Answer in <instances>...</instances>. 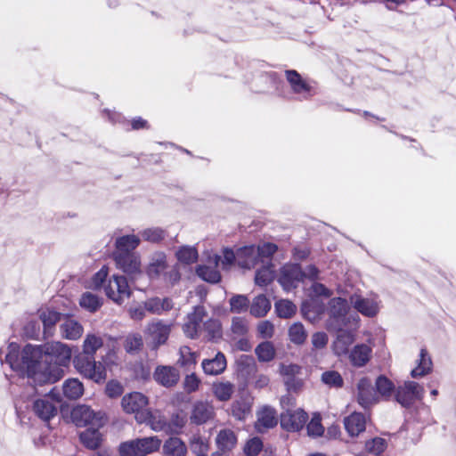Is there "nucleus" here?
<instances>
[{
  "label": "nucleus",
  "instance_id": "f257e3e1",
  "mask_svg": "<svg viewBox=\"0 0 456 456\" xmlns=\"http://www.w3.org/2000/svg\"><path fill=\"white\" fill-rule=\"evenodd\" d=\"M72 355L71 348L60 341L44 345H27L21 352L17 343L12 342L0 349V362L26 376L34 385L55 383L62 378V367L68 366Z\"/></svg>",
  "mask_w": 456,
  "mask_h": 456
},
{
  "label": "nucleus",
  "instance_id": "f03ea898",
  "mask_svg": "<svg viewBox=\"0 0 456 456\" xmlns=\"http://www.w3.org/2000/svg\"><path fill=\"white\" fill-rule=\"evenodd\" d=\"M73 364L84 378L96 383L104 382L107 378L105 366L101 362H96L93 355L79 354L75 356Z\"/></svg>",
  "mask_w": 456,
  "mask_h": 456
},
{
  "label": "nucleus",
  "instance_id": "7ed1b4c3",
  "mask_svg": "<svg viewBox=\"0 0 456 456\" xmlns=\"http://www.w3.org/2000/svg\"><path fill=\"white\" fill-rule=\"evenodd\" d=\"M161 441L155 436L135 439L119 445L120 456H144L157 451Z\"/></svg>",
  "mask_w": 456,
  "mask_h": 456
},
{
  "label": "nucleus",
  "instance_id": "20e7f679",
  "mask_svg": "<svg viewBox=\"0 0 456 456\" xmlns=\"http://www.w3.org/2000/svg\"><path fill=\"white\" fill-rule=\"evenodd\" d=\"M71 419L77 427H97L105 425L107 419L102 411H94L87 405H77L71 411Z\"/></svg>",
  "mask_w": 456,
  "mask_h": 456
},
{
  "label": "nucleus",
  "instance_id": "39448f33",
  "mask_svg": "<svg viewBox=\"0 0 456 456\" xmlns=\"http://www.w3.org/2000/svg\"><path fill=\"white\" fill-rule=\"evenodd\" d=\"M122 407L127 413H134L137 422H145L151 417L146 409L148 398L139 392L126 395L122 399Z\"/></svg>",
  "mask_w": 456,
  "mask_h": 456
},
{
  "label": "nucleus",
  "instance_id": "423d86ee",
  "mask_svg": "<svg viewBox=\"0 0 456 456\" xmlns=\"http://www.w3.org/2000/svg\"><path fill=\"white\" fill-rule=\"evenodd\" d=\"M424 388L415 381H405L395 390V400L403 407H410L417 400H421L424 395Z\"/></svg>",
  "mask_w": 456,
  "mask_h": 456
},
{
  "label": "nucleus",
  "instance_id": "0eeeda50",
  "mask_svg": "<svg viewBox=\"0 0 456 456\" xmlns=\"http://www.w3.org/2000/svg\"><path fill=\"white\" fill-rule=\"evenodd\" d=\"M349 301L354 308L363 316L374 317L380 310L381 302L377 295L363 297L355 293L350 296Z\"/></svg>",
  "mask_w": 456,
  "mask_h": 456
},
{
  "label": "nucleus",
  "instance_id": "6e6552de",
  "mask_svg": "<svg viewBox=\"0 0 456 456\" xmlns=\"http://www.w3.org/2000/svg\"><path fill=\"white\" fill-rule=\"evenodd\" d=\"M113 257L117 267L123 271L132 281L135 282L143 276L141 261L137 255H115Z\"/></svg>",
  "mask_w": 456,
  "mask_h": 456
},
{
  "label": "nucleus",
  "instance_id": "1a4fd4ad",
  "mask_svg": "<svg viewBox=\"0 0 456 456\" xmlns=\"http://www.w3.org/2000/svg\"><path fill=\"white\" fill-rule=\"evenodd\" d=\"M60 402L59 396L55 398L51 392L50 395L34 402L33 411L42 420L48 421L57 414Z\"/></svg>",
  "mask_w": 456,
  "mask_h": 456
},
{
  "label": "nucleus",
  "instance_id": "9d476101",
  "mask_svg": "<svg viewBox=\"0 0 456 456\" xmlns=\"http://www.w3.org/2000/svg\"><path fill=\"white\" fill-rule=\"evenodd\" d=\"M356 387L357 402L362 408H370L379 402V395L368 378H362Z\"/></svg>",
  "mask_w": 456,
  "mask_h": 456
},
{
  "label": "nucleus",
  "instance_id": "9b49d317",
  "mask_svg": "<svg viewBox=\"0 0 456 456\" xmlns=\"http://www.w3.org/2000/svg\"><path fill=\"white\" fill-rule=\"evenodd\" d=\"M373 346L372 339H369L368 343L355 345L348 354L351 364L356 368L365 366L371 359Z\"/></svg>",
  "mask_w": 456,
  "mask_h": 456
},
{
  "label": "nucleus",
  "instance_id": "f8f14e48",
  "mask_svg": "<svg viewBox=\"0 0 456 456\" xmlns=\"http://www.w3.org/2000/svg\"><path fill=\"white\" fill-rule=\"evenodd\" d=\"M303 279V271L297 264L285 265L281 269L279 282L282 288L289 291L296 288L298 282Z\"/></svg>",
  "mask_w": 456,
  "mask_h": 456
},
{
  "label": "nucleus",
  "instance_id": "ddd939ff",
  "mask_svg": "<svg viewBox=\"0 0 456 456\" xmlns=\"http://www.w3.org/2000/svg\"><path fill=\"white\" fill-rule=\"evenodd\" d=\"M215 407L208 401H196L191 408L190 419L196 425H202L214 419Z\"/></svg>",
  "mask_w": 456,
  "mask_h": 456
},
{
  "label": "nucleus",
  "instance_id": "4468645a",
  "mask_svg": "<svg viewBox=\"0 0 456 456\" xmlns=\"http://www.w3.org/2000/svg\"><path fill=\"white\" fill-rule=\"evenodd\" d=\"M307 418V413L301 409L288 410L281 413V425L289 432L299 431L305 424Z\"/></svg>",
  "mask_w": 456,
  "mask_h": 456
},
{
  "label": "nucleus",
  "instance_id": "2eb2a0df",
  "mask_svg": "<svg viewBox=\"0 0 456 456\" xmlns=\"http://www.w3.org/2000/svg\"><path fill=\"white\" fill-rule=\"evenodd\" d=\"M221 256L213 255L208 259V264L200 265L196 269L197 275L203 281L209 283H218L221 281V274L217 270V265Z\"/></svg>",
  "mask_w": 456,
  "mask_h": 456
},
{
  "label": "nucleus",
  "instance_id": "dca6fc26",
  "mask_svg": "<svg viewBox=\"0 0 456 456\" xmlns=\"http://www.w3.org/2000/svg\"><path fill=\"white\" fill-rule=\"evenodd\" d=\"M206 316V310L203 306H195L193 312L188 314L186 322L183 325L184 334L191 338H194L200 331V323Z\"/></svg>",
  "mask_w": 456,
  "mask_h": 456
},
{
  "label": "nucleus",
  "instance_id": "f3484780",
  "mask_svg": "<svg viewBox=\"0 0 456 456\" xmlns=\"http://www.w3.org/2000/svg\"><path fill=\"white\" fill-rule=\"evenodd\" d=\"M329 314L330 321L329 325L333 328H338L341 326L343 319L347 314V302L346 299L341 297H335L330 301Z\"/></svg>",
  "mask_w": 456,
  "mask_h": 456
},
{
  "label": "nucleus",
  "instance_id": "a211bd4d",
  "mask_svg": "<svg viewBox=\"0 0 456 456\" xmlns=\"http://www.w3.org/2000/svg\"><path fill=\"white\" fill-rule=\"evenodd\" d=\"M236 261L242 268L250 269L260 262L255 245L242 247L236 251Z\"/></svg>",
  "mask_w": 456,
  "mask_h": 456
},
{
  "label": "nucleus",
  "instance_id": "6ab92c4d",
  "mask_svg": "<svg viewBox=\"0 0 456 456\" xmlns=\"http://www.w3.org/2000/svg\"><path fill=\"white\" fill-rule=\"evenodd\" d=\"M140 238L134 234L125 235L118 238L115 242V255H135L133 251L139 246Z\"/></svg>",
  "mask_w": 456,
  "mask_h": 456
},
{
  "label": "nucleus",
  "instance_id": "aec40b11",
  "mask_svg": "<svg viewBox=\"0 0 456 456\" xmlns=\"http://www.w3.org/2000/svg\"><path fill=\"white\" fill-rule=\"evenodd\" d=\"M277 424L276 412L274 409L265 406L257 412L256 428L258 432L273 428Z\"/></svg>",
  "mask_w": 456,
  "mask_h": 456
},
{
  "label": "nucleus",
  "instance_id": "412c9836",
  "mask_svg": "<svg viewBox=\"0 0 456 456\" xmlns=\"http://www.w3.org/2000/svg\"><path fill=\"white\" fill-rule=\"evenodd\" d=\"M345 428L351 436H357L365 430V416L359 412H354L344 419Z\"/></svg>",
  "mask_w": 456,
  "mask_h": 456
},
{
  "label": "nucleus",
  "instance_id": "4be33fe9",
  "mask_svg": "<svg viewBox=\"0 0 456 456\" xmlns=\"http://www.w3.org/2000/svg\"><path fill=\"white\" fill-rule=\"evenodd\" d=\"M38 315L44 326L45 336H52L55 324L61 321V314L53 309L45 308L39 310Z\"/></svg>",
  "mask_w": 456,
  "mask_h": 456
},
{
  "label": "nucleus",
  "instance_id": "5701e85b",
  "mask_svg": "<svg viewBox=\"0 0 456 456\" xmlns=\"http://www.w3.org/2000/svg\"><path fill=\"white\" fill-rule=\"evenodd\" d=\"M433 369V362L427 349L422 348L419 352V358L417 360V366L411 371L413 379H418L429 374Z\"/></svg>",
  "mask_w": 456,
  "mask_h": 456
},
{
  "label": "nucleus",
  "instance_id": "b1692460",
  "mask_svg": "<svg viewBox=\"0 0 456 456\" xmlns=\"http://www.w3.org/2000/svg\"><path fill=\"white\" fill-rule=\"evenodd\" d=\"M202 369L208 375H218L226 368V359L223 353L218 352L213 359H205Z\"/></svg>",
  "mask_w": 456,
  "mask_h": 456
},
{
  "label": "nucleus",
  "instance_id": "393cba45",
  "mask_svg": "<svg viewBox=\"0 0 456 456\" xmlns=\"http://www.w3.org/2000/svg\"><path fill=\"white\" fill-rule=\"evenodd\" d=\"M216 442L217 447L222 451L223 455H226L227 452L232 450L237 444V437L232 429L224 428L218 432Z\"/></svg>",
  "mask_w": 456,
  "mask_h": 456
},
{
  "label": "nucleus",
  "instance_id": "a878e982",
  "mask_svg": "<svg viewBox=\"0 0 456 456\" xmlns=\"http://www.w3.org/2000/svg\"><path fill=\"white\" fill-rule=\"evenodd\" d=\"M62 338L69 340L78 339L84 331L82 325L73 319L67 318L60 326Z\"/></svg>",
  "mask_w": 456,
  "mask_h": 456
},
{
  "label": "nucleus",
  "instance_id": "bb28decb",
  "mask_svg": "<svg viewBox=\"0 0 456 456\" xmlns=\"http://www.w3.org/2000/svg\"><path fill=\"white\" fill-rule=\"evenodd\" d=\"M100 428L89 427L80 434V441L88 449L94 450L102 443V436L99 431Z\"/></svg>",
  "mask_w": 456,
  "mask_h": 456
},
{
  "label": "nucleus",
  "instance_id": "cd10ccee",
  "mask_svg": "<svg viewBox=\"0 0 456 456\" xmlns=\"http://www.w3.org/2000/svg\"><path fill=\"white\" fill-rule=\"evenodd\" d=\"M286 77L295 94H302L310 93V85L305 81L296 70H287Z\"/></svg>",
  "mask_w": 456,
  "mask_h": 456
},
{
  "label": "nucleus",
  "instance_id": "c85d7f7f",
  "mask_svg": "<svg viewBox=\"0 0 456 456\" xmlns=\"http://www.w3.org/2000/svg\"><path fill=\"white\" fill-rule=\"evenodd\" d=\"M167 268L166 256L163 253H155L147 268V274L150 278H157Z\"/></svg>",
  "mask_w": 456,
  "mask_h": 456
},
{
  "label": "nucleus",
  "instance_id": "c756f323",
  "mask_svg": "<svg viewBox=\"0 0 456 456\" xmlns=\"http://www.w3.org/2000/svg\"><path fill=\"white\" fill-rule=\"evenodd\" d=\"M354 341V338L353 334L347 331L340 332L333 344L334 353L338 356L348 354L350 352L349 346Z\"/></svg>",
  "mask_w": 456,
  "mask_h": 456
},
{
  "label": "nucleus",
  "instance_id": "7c9ffc66",
  "mask_svg": "<svg viewBox=\"0 0 456 456\" xmlns=\"http://www.w3.org/2000/svg\"><path fill=\"white\" fill-rule=\"evenodd\" d=\"M324 304L319 303L317 299H313L310 303H304L302 305L304 316L312 322L321 318V315L324 313Z\"/></svg>",
  "mask_w": 456,
  "mask_h": 456
},
{
  "label": "nucleus",
  "instance_id": "2f4dec72",
  "mask_svg": "<svg viewBox=\"0 0 456 456\" xmlns=\"http://www.w3.org/2000/svg\"><path fill=\"white\" fill-rule=\"evenodd\" d=\"M148 332L153 337L158 344L165 343L170 332V327L157 321L149 324Z\"/></svg>",
  "mask_w": 456,
  "mask_h": 456
},
{
  "label": "nucleus",
  "instance_id": "473e14b6",
  "mask_svg": "<svg viewBox=\"0 0 456 456\" xmlns=\"http://www.w3.org/2000/svg\"><path fill=\"white\" fill-rule=\"evenodd\" d=\"M64 395L71 400L79 398L84 393V386L77 379H69L63 384Z\"/></svg>",
  "mask_w": 456,
  "mask_h": 456
},
{
  "label": "nucleus",
  "instance_id": "72a5a7b5",
  "mask_svg": "<svg viewBox=\"0 0 456 456\" xmlns=\"http://www.w3.org/2000/svg\"><path fill=\"white\" fill-rule=\"evenodd\" d=\"M212 391L217 400L226 402L231 399L234 386L229 381L216 382L213 384Z\"/></svg>",
  "mask_w": 456,
  "mask_h": 456
},
{
  "label": "nucleus",
  "instance_id": "f704fd0d",
  "mask_svg": "<svg viewBox=\"0 0 456 456\" xmlns=\"http://www.w3.org/2000/svg\"><path fill=\"white\" fill-rule=\"evenodd\" d=\"M103 346V339L94 333L86 334L83 342V352L81 354L94 355L96 351Z\"/></svg>",
  "mask_w": 456,
  "mask_h": 456
},
{
  "label": "nucleus",
  "instance_id": "c9c22d12",
  "mask_svg": "<svg viewBox=\"0 0 456 456\" xmlns=\"http://www.w3.org/2000/svg\"><path fill=\"white\" fill-rule=\"evenodd\" d=\"M271 309V302L264 296L256 297L250 305V313L256 317L265 316Z\"/></svg>",
  "mask_w": 456,
  "mask_h": 456
},
{
  "label": "nucleus",
  "instance_id": "e433bc0d",
  "mask_svg": "<svg viewBox=\"0 0 456 456\" xmlns=\"http://www.w3.org/2000/svg\"><path fill=\"white\" fill-rule=\"evenodd\" d=\"M375 386V390L379 395V398L382 397L385 400H388L395 391V386L393 382L383 375L377 378Z\"/></svg>",
  "mask_w": 456,
  "mask_h": 456
},
{
  "label": "nucleus",
  "instance_id": "4c0bfd02",
  "mask_svg": "<svg viewBox=\"0 0 456 456\" xmlns=\"http://www.w3.org/2000/svg\"><path fill=\"white\" fill-rule=\"evenodd\" d=\"M79 305L82 308L94 313L102 306V299L92 292H85L79 299Z\"/></svg>",
  "mask_w": 456,
  "mask_h": 456
},
{
  "label": "nucleus",
  "instance_id": "58836bf2",
  "mask_svg": "<svg viewBox=\"0 0 456 456\" xmlns=\"http://www.w3.org/2000/svg\"><path fill=\"white\" fill-rule=\"evenodd\" d=\"M289 341L295 345H303L307 338V331L301 322H295L288 331Z\"/></svg>",
  "mask_w": 456,
  "mask_h": 456
},
{
  "label": "nucleus",
  "instance_id": "ea45409f",
  "mask_svg": "<svg viewBox=\"0 0 456 456\" xmlns=\"http://www.w3.org/2000/svg\"><path fill=\"white\" fill-rule=\"evenodd\" d=\"M178 359L176 361V364L181 367H184L187 370H191V367H194L197 362V355L193 353L190 347L182 346L178 353Z\"/></svg>",
  "mask_w": 456,
  "mask_h": 456
},
{
  "label": "nucleus",
  "instance_id": "a19ab883",
  "mask_svg": "<svg viewBox=\"0 0 456 456\" xmlns=\"http://www.w3.org/2000/svg\"><path fill=\"white\" fill-rule=\"evenodd\" d=\"M145 308L147 311L155 314H161L163 312L168 311L170 308V302L167 297L159 298L154 297L145 302Z\"/></svg>",
  "mask_w": 456,
  "mask_h": 456
},
{
  "label": "nucleus",
  "instance_id": "79ce46f5",
  "mask_svg": "<svg viewBox=\"0 0 456 456\" xmlns=\"http://www.w3.org/2000/svg\"><path fill=\"white\" fill-rule=\"evenodd\" d=\"M178 262L182 265H191L198 258V252L194 247L183 246L175 253Z\"/></svg>",
  "mask_w": 456,
  "mask_h": 456
},
{
  "label": "nucleus",
  "instance_id": "37998d69",
  "mask_svg": "<svg viewBox=\"0 0 456 456\" xmlns=\"http://www.w3.org/2000/svg\"><path fill=\"white\" fill-rule=\"evenodd\" d=\"M256 354L260 362H270L275 356V349L272 342L265 341L260 343L255 349Z\"/></svg>",
  "mask_w": 456,
  "mask_h": 456
},
{
  "label": "nucleus",
  "instance_id": "c03bdc74",
  "mask_svg": "<svg viewBox=\"0 0 456 456\" xmlns=\"http://www.w3.org/2000/svg\"><path fill=\"white\" fill-rule=\"evenodd\" d=\"M275 311L281 318H290L297 311V306L288 299H281L275 303Z\"/></svg>",
  "mask_w": 456,
  "mask_h": 456
},
{
  "label": "nucleus",
  "instance_id": "a18cd8bd",
  "mask_svg": "<svg viewBox=\"0 0 456 456\" xmlns=\"http://www.w3.org/2000/svg\"><path fill=\"white\" fill-rule=\"evenodd\" d=\"M274 278V270L272 265H265L263 268L257 270L255 276V282L258 286H266Z\"/></svg>",
  "mask_w": 456,
  "mask_h": 456
},
{
  "label": "nucleus",
  "instance_id": "49530a36",
  "mask_svg": "<svg viewBox=\"0 0 456 456\" xmlns=\"http://www.w3.org/2000/svg\"><path fill=\"white\" fill-rule=\"evenodd\" d=\"M143 346L142 337L138 333L129 334L126 337L124 347L129 354L139 352Z\"/></svg>",
  "mask_w": 456,
  "mask_h": 456
},
{
  "label": "nucleus",
  "instance_id": "de8ad7c7",
  "mask_svg": "<svg viewBox=\"0 0 456 456\" xmlns=\"http://www.w3.org/2000/svg\"><path fill=\"white\" fill-rule=\"evenodd\" d=\"M321 380L328 387L335 388H340L344 384L342 376L336 370L324 371L321 376Z\"/></svg>",
  "mask_w": 456,
  "mask_h": 456
},
{
  "label": "nucleus",
  "instance_id": "09e8293b",
  "mask_svg": "<svg viewBox=\"0 0 456 456\" xmlns=\"http://www.w3.org/2000/svg\"><path fill=\"white\" fill-rule=\"evenodd\" d=\"M204 331L207 332L209 340H216L222 337V326L218 320L209 319L203 324Z\"/></svg>",
  "mask_w": 456,
  "mask_h": 456
},
{
  "label": "nucleus",
  "instance_id": "8fccbe9b",
  "mask_svg": "<svg viewBox=\"0 0 456 456\" xmlns=\"http://www.w3.org/2000/svg\"><path fill=\"white\" fill-rule=\"evenodd\" d=\"M153 378L156 382L166 387H171V367L159 366L156 368Z\"/></svg>",
  "mask_w": 456,
  "mask_h": 456
},
{
  "label": "nucleus",
  "instance_id": "3c124183",
  "mask_svg": "<svg viewBox=\"0 0 456 456\" xmlns=\"http://www.w3.org/2000/svg\"><path fill=\"white\" fill-rule=\"evenodd\" d=\"M250 412V403L245 400L235 401L232 405V414L239 420L244 419Z\"/></svg>",
  "mask_w": 456,
  "mask_h": 456
},
{
  "label": "nucleus",
  "instance_id": "603ef678",
  "mask_svg": "<svg viewBox=\"0 0 456 456\" xmlns=\"http://www.w3.org/2000/svg\"><path fill=\"white\" fill-rule=\"evenodd\" d=\"M322 419L319 414H314L307 424V434L312 437H319L323 435L324 428L322 425Z\"/></svg>",
  "mask_w": 456,
  "mask_h": 456
},
{
  "label": "nucleus",
  "instance_id": "864d4df0",
  "mask_svg": "<svg viewBox=\"0 0 456 456\" xmlns=\"http://www.w3.org/2000/svg\"><path fill=\"white\" fill-rule=\"evenodd\" d=\"M118 289H117L118 297H115V302L122 304L126 298H128L131 294V290L127 282V280L124 276H118Z\"/></svg>",
  "mask_w": 456,
  "mask_h": 456
},
{
  "label": "nucleus",
  "instance_id": "5fc2aeb1",
  "mask_svg": "<svg viewBox=\"0 0 456 456\" xmlns=\"http://www.w3.org/2000/svg\"><path fill=\"white\" fill-rule=\"evenodd\" d=\"M249 300L244 295H236L230 299L231 311L241 313L248 307Z\"/></svg>",
  "mask_w": 456,
  "mask_h": 456
},
{
  "label": "nucleus",
  "instance_id": "6e6d98bb",
  "mask_svg": "<svg viewBox=\"0 0 456 456\" xmlns=\"http://www.w3.org/2000/svg\"><path fill=\"white\" fill-rule=\"evenodd\" d=\"M191 450L198 455L204 454L208 450V444L201 436L194 435L191 439Z\"/></svg>",
  "mask_w": 456,
  "mask_h": 456
},
{
  "label": "nucleus",
  "instance_id": "4d7b16f0",
  "mask_svg": "<svg viewBox=\"0 0 456 456\" xmlns=\"http://www.w3.org/2000/svg\"><path fill=\"white\" fill-rule=\"evenodd\" d=\"M151 417L145 420V424L149 425L153 430L159 431L166 426V420L159 411H150Z\"/></svg>",
  "mask_w": 456,
  "mask_h": 456
},
{
  "label": "nucleus",
  "instance_id": "13d9d810",
  "mask_svg": "<svg viewBox=\"0 0 456 456\" xmlns=\"http://www.w3.org/2000/svg\"><path fill=\"white\" fill-rule=\"evenodd\" d=\"M200 384V379L194 373L186 374L183 381V389L188 394L197 391Z\"/></svg>",
  "mask_w": 456,
  "mask_h": 456
},
{
  "label": "nucleus",
  "instance_id": "bf43d9fd",
  "mask_svg": "<svg viewBox=\"0 0 456 456\" xmlns=\"http://www.w3.org/2000/svg\"><path fill=\"white\" fill-rule=\"evenodd\" d=\"M256 248H257L260 262H264L265 258H270L278 248L275 244L270 242L256 246Z\"/></svg>",
  "mask_w": 456,
  "mask_h": 456
},
{
  "label": "nucleus",
  "instance_id": "052dcab7",
  "mask_svg": "<svg viewBox=\"0 0 456 456\" xmlns=\"http://www.w3.org/2000/svg\"><path fill=\"white\" fill-rule=\"evenodd\" d=\"M142 238L151 242H159L164 238V232L160 228H148L142 232Z\"/></svg>",
  "mask_w": 456,
  "mask_h": 456
},
{
  "label": "nucleus",
  "instance_id": "680f3d73",
  "mask_svg": "<svg viewBox=\"0 0 456 456\" xmlns=\"http://www.w3.org/2000/svg\"><path fill=\"white\" fill-rule=\"evenodd\" d=\"M256 330L260 338L269 339L274 334V326L271 322L265 320L257 324Z\"/></svg>",
  "mask_w": 456,
  "mask_h": 456
},
{
  "label": "nucleus",
  "instance_id": "e2e57ef3",
  "mask_svg": "<svg viewBox=\"0 0 456 456\" xmlns=\"http://www.w3.org/2000/svg\"><path fill=\"white\" fill-rule=\"evenodd\" d=\"M365 448L369 452L379 455L386 449V441L383 438L376 437L366 442Z\"/></svg>",
  "mask_w": 456,
  "mask_h": 456
},
{
  "label": "nucleus",
  "instance_id": "0e129e2a",
  "mask_svg": "<svg viewBox=\"0 0 456 456\" xmlns=\"http://www.w3.org/2000/svg\"><path fill=\"white\" fill-rule=\"evenodd\" d=\"M263 443L260 438L254 437L250 439L244 447V452L248 456H256L262 450Z\"/></svg>",
  "mask_w": 456,
  "mask_h": 456
},
{
  "label": "nucleus",
  "instance_id": "69168bd1",
  "mask_svg": "<svg viewBox=\"0 0 456 456\" xmlns=\"http://www.w3.org/2000/svg\"><path fill=\"white\" fill-rule=\"evenodd\" d=\"M231 330L237 336L245 335L248 332V323L245 319L240 317H233L232 321Z\"/></svg>",
  "mask_w": 456,
  "mask_h": 456
},
{
  "label": "nucleus",
  "instance_id": "338daca9",
  "mask_svg": "<svg viewBox=\"0 0 456 456\" xmlns=\"http://www.w3.org/2000/svg\"><path fill=\"white\" fill-rule=\"evenodd\" d=\"M280 372L284 379L295 378L301 372V367L295 363L281 364Z\"/></svg>",
  "mask_w": 456,
  "mask_h": 456
},
{
  "label": "nucleus",
  "instance_id": "774afa93",
  "mask_svg": "<svg viewBox=\"0 0 456 456\" xmlns=\"http://www.w3.org/2000/svg\"><path fill=\"white\" fill-rule=\"evenodd\" d=\"M105 393L110 398L118 397L122 395L123 387L119 382L110 380L106 385Z\"/></svg>",
  "mask_w": 456,
  "mask_h": 456
}]
</instances>
